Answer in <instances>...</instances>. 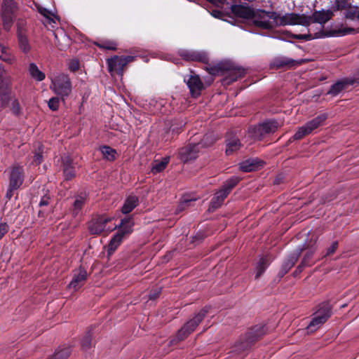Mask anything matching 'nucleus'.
<instances>
[{
  "label": "nucleus",
  "instance_id": "obj_1",
  "mask_svg": "<svg viewBox=\"0 0 359 359\" xmlns=\"http://www.w3.org/2000/svg\"><path fill=\"white\" fill-rule=\"evenodd\" d=\"M252 20L256 27L269 29L276 26L294 25L308 26L311 21V18L295 13H286L280 16L275 12L257 10L255 11Z\"/></svg>",
  "mask_w": 359,
  "mask_h": 359
},
{
  "label": "nucleus",
  "instance_id": "obj_2",
  "mask_svg": "<svg viewBox=\"0 0 359 359\" xmlns=\"http://www.w3.org/2000/svg\"><path fill=\"white\" fill-rule=\"evenodd\" d=\"M10 85V76L4 68L0 65V107L5 108L8 105L9 101H11V109L14 114L18 115L20 113V104L17 99L11 97Z\"/></svg>",
  "mask_w": 359,
  "mask_h": 359
},
{
  "label": "nucleus",
  "instance_id": "obj_3",
  "mask_svg": "<svg viewBox=\"0 0 359 359\" xmlns=\"http://www.w3.org/2000/svg\"><path fill=\"white\" fill-rule=\"evenodd\" d=\"M50 89L62 99L69 95L72 92V83L67 74L60 73L51 79Z\"/></svg>",
  "mask_w": 359,
  "mask_h": 359
},
{
  "label": "nucleus",
  "instance_id": "obj_4",
  "mask_svg": "<svg viewBox=\"0 0 359 359\" xmlns=\"http://www.w3.org/2000/svg\"><path fill=\"white\" fill-rule=\"evenodd\" d=\"M210 135H206L204 136L201 142L197 144H190L183 148H182L179 152L180 159L184 162L196 159L200 152V149L205 146L208 147L211 145L214 140H211L210 142H206L209 139Z\"/></svg>",
  "mask_w": 359,
  "mask_h": 359
},
{
  "label": "nucleus",
  "instance_id": "obj_5",
  "mask_svg": "<svg viewBox=\"0 0 359 359\" xmlns=\"http://www.w3.org/2000/svg\"><path fill=\"white\" fill-rule=\"evenodd\" d=\"M280 126V124L276 120L269 119L250 128L249 133L255 140H261L266 135L275 133Z\"/></svg>",
  "mask_w": 359,
  "mask_h": 359
},
{
  "label": "nucleus",
  "instance_id": "obj_6",
  "mask_svg": "<svg viewBox=\"0 0 359 359\" xmlns=\"http://www.w3.org/2000/svg\"><path fill=\"white\" fill-rule=\"evenodd\" d=\"M238 178L233 177L226 180L222 189L217 191L210 201V208L216 209L221 206L224 200L238 182Z\"/></svg>",
  "mask_w": 359,
  "mask_h": 359
},
{
  "label": "nucleus",
  "instance_id": "obj_7",
  "mask_svg": "<svg viewBox=\"0 0 359 359\" xmlns=\"http://www.w3.org/2000/svg\"><path fill=\"white\" fill-rule=\"evenodd\" d=\"M111 217L104 215H99L92 219L88 225V229L91 234L98 235L102 232H110L116 229L117 225L107 226V224L111 222Z\"/></svg>",
  "mask_w": 359,
  "mask_h": 359
},
{
  "label": "nucleus",
  "instance_id": "obj_8",
  "mask_svg": "<svg viewBox=\"0 0 359 359\" xmlns=\"http://www.w3.org/2000/svg\"><path fill=\"white\" fill-rule=\"evenodd\" d=\"M208 313V309L205 307L201 309L198 313H197L195 316L189 320L177 333L176 338L178 341H181L187 337L191 332H193L195 328L198 325V324L202 321V320L205 316Z\"/></svg>",
  "mask_w": 359,
  "mask_h": 359
},
{
  "label": "nucleus",
  "instance_id": "obj_9",
  "mask_svg": "<svg viewBox=\"0 0 359 359\" xmlns=\"http://www.w3.org/2000/svg\"><path fill=\"white\" fill-rule=\"evenodd\" d=\"M17 6L13 0H4L1 6V18L4 27L8 30L15 17Z\"/></svg>",
  "mask_w": 359,
  "mask_h": 359
},
{
  "label": "nucleus",
  "instance_id": "obj_10",
  "mask_svg": "<svg viewBox=\"0 0 359 359\" xmlns=\"http://www.w3.org/2000/svg\"><path fill=\"white\" fill-rule=\"evenodd\" d=\"M135 56H125L118 57L114 55L107 60V65L109 71L111 74L114 72H117L118 74L122 75L124 67L128 64L135 60Z\"/></svg>",
  "mask_w": 359,
  "mask_h": 359
},
{
  "label": "nucleus",
  "instance_id": "obj_11",
  "mask_svg": "<svg viewBox=\"0 0 359 359\" xmlns=\"http://www.w3.org/2000/svg\"><path fill=\"white\" fill-rule=\"evenodd\" d=\"M23 168L20 165H15L12 168L10 177H9V187L6 194L8 198L12 196V191L18 189L23 182Z\"/></svg>",
  "mask_w": 359,
  "mask_h": 359
},
{
  "label": "nucleus",
  "instance_id": "obj_12",
  "mask_svg": "<svg viewBox=\"0 0 359 359\" xmlns=\"http://www.w3.org/2000/svg\"><path fill=\"white\" fill-rule=\"evenodd\" d=\"M332 316V306L325 301L316 306V327L325 323Z\"/></svg>",
  "mask_w": 359,
  "mask_h": 359
},
{
  "label": "nucleus",
  "instance_id": "obj_13",
  "mask_svg": "<svg viewBox=\"0 0 359 359\" xmlns=\"http://www.w3.org/2000/svg\"><path fill=\"white\" fill-rule=\"evenodd\" d=\"M87 276L88 273L84 268L80 267L79 269L75 270L72 279L68 285V287L73 291L78 290L83 285Z\"/></svg>",
  "mask_w": 359,
  "mask_h": 359
},
{
  "label": "nucleus",
  "instance_id": "obj_14",
  "mask_svg": "<svg viewBox=\"0 0 359 359\" xmlns=\"http://www.w3.org/2000/svg\"><path fill=\"white\" fill-rule=\"evenodd\" d=\"M184 81L190 90L191 95L195 97L201 94L204 88L203 83L198 75L191 74L188 78H184Z\"/></svg>",
  "mask_w": 359,
  "mask_h": 359
},
{
  "label": "nucleus",
  "instance_id": "obj_15",
  "mask_svg": "<svg viewBox=\"0 0 359 359\" xmlns=\"http://www.w3.org/2000/svg\"><path fill=\"white\" fill-rule=\"evenodd\" d=\"M224 72H226V75L224 79L226 84H229L231 82L236 81L238 79L243 76L245 74L243 69L225 62Z\"/></svg>",
  "mask_w": 359,
  "mask_h": 359
},
{
  "label": "nucleus",
  "instance_id": "obj_16",
  "mask_svg": "<svg viewBox=\"0 0 359 359\" xmlns=\"http://www.w3.org/2000/svg\"><path fill=\"white\" fill-rule=\"evenodd\" d=\"M306 248L304 247L303 248L301 249H297L287 256V257L285 259L280 271L278 272V275L280 276V277H283L285 273H287L290 271V269L297 262L300 255L301 251Z\"/></svg>",
  "mask_w": 359,
  "mask_h": 359
},
{
  "label": "nucleus",
  "instance_id": "obj_17",
  "mask_svg": "<svg viewBox=\"0 0 359 359\" xmlns=\"http://www.w3.org/2000/svg\"><path fill=\"white\" fill-rule=\"evenodd\" d=\"M180 55L187 61H198L203 63H207L208 61V55L204 52L183 50L180 52Z\"/></svg>",
  "mask_w": 359,
  "mask_h": 359
},
{
  "label": "nucleus",
  "instance_id": "obj_18",
  "mask_svg": "<svg viewBox=\"0 0 359 359\" xmlns=\"http://www.w3.org/2000/svg\"><path fill=\"white\" fill-rule=\"evenodd\" d=\"M231 10L236 16L246 20H252L255 12L250 7L243 5H231Z\"/></svg>",
  "mask_w": 359,
  "mask_h": 359
},
{
  "label": "nucleus",
  "instance_id": "obj_19",
  "mask_svg": "<svg viewBox=\"0 0 359 359\" xmlns=\"http://www.w3.org/2000/svg\"><path fill=\"white\" fill-rule=\"evenodd\" d=\"M314 130V121L311 120L305 125L299 128L294 135L289 140L290 142L293 140H301L306 135L310 134Z\"/></svg>",
  "mask_w": 359,
  "mask_h": 359
},
{
  "label": "nucleus",
  "instance_id": "obj_20",
  "mask_svg": "<svg viewBox=\"0 0 359 359\" xmlns=\"http://www.w3.org/2000/svg\"><path fill=\"white\" fill-rule=\"evenodd\" d=\"M299 64V62L286 57H280L276 58L271 63V67L275 69L291 68Z\"/></svg>",
  "mask_w": 359,
  "mask_h": 359
},
{
  "label": "nucleus",
  "instance_id": "obj_21",
  "mask_svg": "<svg viewBox=\"0 0 359 359\" xmlns=\"http://www.w3.org/2000/svg\"><path fill=\"white\" fill-rule=\"evenodd\" d=\"M263 165V161L259 158H249L240 163V169L243 172L254 171Z\"/></svg>",
  "mask_w": 359,
  "mask_h": 359
},
{
  "label": "nucleus",
  "instance_id": "obj_22",
  "mask_svg": "<svg viewBox=\"0 0 359 359\" xmlns=\"http://www.w3.org/2000/svg\"><path fill=\"white\" fill-rule=\"evenodd\" d=\"M63 165V172L66 180H69L75 176L74 168L72 166V160L69 156L61 157Z\"/></svg>",
  "mask_w": 359,
  "mask_h": 359
},
{
  "label": "nucleus",
  "instance_id": "obj_23",
  "mask_svg": "<svg viewBox=\"0 0 359 359\" xmlns=\"http://www.w3.org/2000/svg\"><path fill=\"white\" fill-rule=\"evenodd\" d=\"M139 203L138 197L135 195H130L126 198L122 206L121 212L123 214L130 213Z\"/></svg>",
  "mask_w": 359,
  "mask_h": 359
},
{
  "label": "nucleus",
  "instance_id": "obj_24",
  "mask_svg": "<svg viewBox=\"0 0 359 359\" xmlns=\"http://www.w3.org/2000/svg\"><path fill=\"white\" fill-rule=\"evenodd\" d=\"M226 155L231 154L233 151L238 150L241 148V142L238 137L236 136H231L229 135L226 140Z\"/></svg>",
  "mask_w": 359,
  "mask_h": 359
},
{
  "label": "nucleus",
  "instance_id": "obj_25",
  "mask_svg": "<svg viewBox=\"0 0 359 359\" xmlns=\"http://www.w3.org/2000/svg\"><path fill=\"white\" fill-rule=\"evenodd\" d=\"M133 223L130 218H126L122 219L120 226H117L118 228V233L125 237L128 236L133 231Z\"/></svg>",
  "mask_w": 359,
  "mask_h": 359
},
{
  "label": "nucleus",
  "instance_id": "obj_26",
  "mask_svg": "<svg viewBox=\"0 0 359 359\" xmlns=\"http://www.w3.org/2000/svg\"><path fill=\"white\" fill-rule=\"evenodd\" d=\"M18 37L20 50L25 53H29L31 50V46L29 45L27 37L21 29H18Z\"/></svg>",
  "mask_w": 359,
  "mask_h": 359
},
{
  "label": "nucleus",
  "instance_id": "obj_27",
  "mask_svg": "<svg viewBox=\"0 0 359 359\" xmlns=\"http://www.w3.org/2000/svg\"><path fill=\"white\" fill-rule=\"evenodd\" d=\"M332 15L333 11L330 9L316 11V23L325 24L332 18Z\"/></svg>",
  "mask_w": 359,
  "mask_h": 359
},
{
  "label": "nucleus",
  "instance_id": "obj_28",
  "mask_svg": "<svg viewBox=\"0 0 359 359\" xmlns=\"http://www.w3.org/2000/svg\"><path fill=\"white\" fill-rule=\"evenodd\" d=\"M170 161V157L166 156L163 158L161 161L156 160L153 163L151 171L153 174L158 173L163 171L168 165Z\"/></svg>",
  "mask_w": 359,
  "mask_h": 359
},
{
  "label": "nucleus",
  "instance_id": "obj_29",
  "mask_svg": "<svg viewBox=\"0 0 359 359\" xmlns=\"http://www.w3.org/2000/svg\"><path fill=\"white\" fill-rule=\"evenodd\" d=\"M86 194H81L75 197V200L73 203V215H76L83 208V205L86 201Z\"/></svg>",
  "mask_w": 359,
  "mask_h": 359
},
{
  "label": "nucleus",
  "instance_id": "obj_30",
  "mask_svg": "<svg viewBox=\"0 0 359 359\" xmlns=\"http://www.w3.org/2000/svg\"><path fill=\"white\" fill-rule=\"evenodd\" d=\"M0 59L11 64L15 60V57L8 47L0 45Z\"/></svg>",
  "mask_w": 359,
  "mask_h": 359
},
{
  "label": "nucleus",
  "instance_id": "obj_31",
  "mask_svg": "<svg viewBox=\"0 0 359 359\" xmlns=\"http://www.w3.org/2000/svg\"><path fill=\"white\" fill-rule=\"evenodd\" d=\"M269 266L268 259L266 257H262L255 267V278H259L265 271Z\"/></svg>",
  "mask_w": 359,
  "mask_h": 359
},
{
  "label": "nucleus",
  "instance_id": "obj_32",
  "mask_svg": "<svg viewBox=\"0 0 359 359\" xmlns=\"http://www.w3.org/2000/svg\"><path fill=\"white\" fill-rule=\"evenodd\" d=\"M123 238L124 237L118 233L111 238L108 245V252L109 254L113 253L117 249Z\"/></svg>",
  "mask_w": 359,
  "mask_h": 359
},
{
  "label": "nucleus",
  "instance_id": "obj_33",
  "mask_svg": "<svg viewBox=\"0 0 359 359\" xmlns=\"http://www.w3.org/2000/svg\"><path fill=\"white\" fill-rule=\"evenodd\" d=\"M29 72L30 76L38 81H41L45 79L44 73L40 71L34 63L29 64Z\"/></svg>",
  "mask_w": 359,
  "mask_h": 359
},
{
  "label": "nucleus",
  "instance_id": "obj_34",
  "mask_svg": "<svg viewBox=\"0 0 359 359\" xmlns=\"http://www.w3.org/2000/svg\"><path fill=\"white\" fill-rule=\"evenodd\" d=\"M351 84L347 80H342L338 81L331 86V88L328 91V93L336 95L340 93L342 90L345 89L346 86Z\"/></svg>",
  "mask_w": 359,
  "mask_h": 359
},
{
  "label": "nucleus",
  "instance_id": "obj_35",
  "mask_svg": "<svg viewBox=\"0 0 359 359\" xmlns=\"http://www.w3.org/2000/svg\"><path fill=\"white\" fill-rule=\"evenodd\" d=\"M103 158L108 161H113L116 158V151L109 146H103L100 148Z\"/></svg>",
  "mask_w": 359,
  "mask_h": 359
},
{
  "label": "nucleus",
  "instance_id": "obj_36",
  "mask_svg": "<svg viewBox=\"0 0 359 359\" xmlns=\"http://www.w3.org/2000/svg\"><path fill=\"white\" fill-rule=\"evenodd\" d=\"M266 331V329L264 326L261 325H257L252 327L249 332L250 337L253 339H257L259 337L264 335Z\"/></svg>",
  "mask_w": 359,
  "mask_h": 359
},
{
  "label": "nucleus",
  "instance_id": "obj_37",
  "mask_svg": "<svg viewBox=\"0 0 359 359\" xmlns=\"http://www.w3.org/2000/svg\"><path fill=\"white\" fill-rule=\"evenodd\" d=\"M71 351L68 347L57 349L50 359H67L70 355Z\"/></svg>",
  "mask_w": 359,
  "mask_h": 359
},
{
  "label": "nucleus",
  "instance_id": "obj_38",
  "mask_svg": "<svg viewBox=\"0 0 359 359\" xmlns=\"http://www.w3.org/2000/svg\"><path fill=\"white\" fill-rule=\"evenodd\" d=\"M92 335L90 332H86L83 337L81 342V348L84 351L91 347Z\"/></svg>",
  "mask_w": 359,
  "mask_h": 359
},
{
  "label": "nucleus",
  "instance_id": "obj_39",
  "mask_svg": "<svg viewBox=\"0 0 359 359\" xmlns=\"http://www.w3.org/2000/svg\"><path fill=\"white\" fill-rule=\"evenodd\" d=\"M225 69V62L219 63L217 65L214 67H209L207 68L208 72L211 75L219 74L220 73L224 72Z\"/></svg>",
  "mask_w": 359,
  "mask_h": 359
},
{
  "label": "nucleus",
  "instance_id": "obj_40",
  "mask_svg": "<svg viewBox=\"0 0 359 359\" xmlns=\"http://www.w3.org/2000/svg\"><path fill=\"white\" fill-rule=\"evenodd\" d=\"M96 45L101 48L107 50H116L117 43L113 41H104L100 43H96Z\"/></svg>",
  "mask_w": 359,
  "mask_h": 359
},
{
  "label": "nucleus",
  "instance_id": "obj_41",
  "mask_svg": "<svg viewBox=\"0 0 359 359\" xmlns=\"http://www.w3.org/2000/svg\"><path fill=\"white\" fill-rule=\"evenodd\" d=\"M349 6V3L346 0H335V4L332 6V11L347 9Z\"/></svg>",
  "mask_w": 359,
  "mask_h": 359
},
{
  "label": "nucleus",
  "instance_id": "obj_42",
  "mask_svg": "<svg viewBox=\"0 0 359 359\" xmlns=\"http://www.w3.org/2000/svg\"><path fill=\"white\" fill-rule=\"evenodd\" d=\"M39 13L46 18L47 23H48V24H51L52 22L55 23V20L51 18L53 14L50 11H48L46 8H39Z\"/></svg>",
  "mask_w": 359,
  "mask_h": 359
},
{
  "label": "nucleus",
  "instance_id": "obj_43",
  "mask_svg": "<svg viewBox=\"0 0 359 359\" xmlns=\"http://www.w3.org/2000/svg\"><path fill=\"white\" fill-rule=\"evenodd\" d=\"M313 255V250H311L309 252H307L306 255L304 256V259H303V260L302 262L301 265H299L297 267V269H299L302 266L309 265L310 264V259L312 258Z\"/></svg>",
  "mask_w": 359,
  "mask_h": 359
},
{
  "label": "nucleus",
  "instance_id": "obj_44",
  "mask_svg": "<svg viewBox=\"0 0 359 359\" xmlns=\"http://www.w3.org/2000/svg\"><path fill=\"white\" fill-rule=\"evenodd\" d=\"M48 107L53 110L56 111L59 107V98L57 97H52L49 100L48 102Z\"/></svg>",
  "mask_w": 359,
  "mask_h": 359
},
{
  "label": "nucleus",
  "instance_id": "obj_45",
  "mask_svg": "<svg viewBox=\"0 0 359 359\" xmlns=\"http://www.w3.org/2000/svg\"><path fill=\"white\" fill-rule=\"evenodd\" d=\"M42 147L43 146L41 144H39V152H36L35 154H34V162L36 163V165H39L42 162V161H43L42 154L40 152L41 147Z\"/></svg>",
  "mask_w": 359,
  "mask_h": 359
},
{
  "label": "nucleus",
  "instance_id": "obj_46",
  "mask_svg": "<svg viewBox=\"0 0 359 359\" xmlns=\"http://www.w3.org/2000/svg\"><path fill=\"white\" fill-rule=\"evenodd\" d=\"M195 199L194 198H184L183 199V201L180 203V204L178 206V209L180 210H182L183 209H184L187 206H189V204L194 201Z\"/></svg>",
  "mask_w": 359,
  "mask_h": 359
},
{
  "label": "nucleus",
  "instance_id": "obj_47",
  "mask_svg": "<svg viewBox=\"0 0 359 359\" xmlns=\"http://www.w3.org/2000/svg\"><path fill=\"white\" fill-rule=\"evenodd\" d=\"M335 32L339 35L344 36V35H346V34L353 33L354 32V29L353 28H351V27L344 28V29H339L338 30H337Z\"/></svg>",
  "mask_w": 359,
  "mask_h": 359
},
{
  "label": "nucleus",
  "instance_id": "obj_48",
  "mask_svg": "<svg viewBox=\"0 0 359 359\" xmlns=\"http://www.w3.org/2000/svg\"><path fill=\"white\" fill-rule=\"evenodd\" d=\"M50 196L48 194H45L41 198V201L39 202V206L43 207V206L48 205L50 203Z\"/></svg>",
  "mask_w": 359,
  "mask_h": 359
},
{
  "label": "nucleus",
  "instance_id": "obj_49",
  "mask_svg": "<svg viewBox=\"0 0 359 359\" xmlns=\"http://www.w3.org/2000/svg\"><path fill=\"white\" fill-rule=\"evenodd\" d=\"M208 1L216 6H219V5L224 4H230L231 3L235 1L236 0H208Z\"/></svg>",
  "mask_w": 359,
  "mask_h": 359
},
{
  "label": "nucleus",
  "instance_id": "obj_50",
  "mask_svg": "<svg viewBox=\"0 0 359 359\" xmlns=\"http://www.w3.org/2000/svg\"><path fill=\"white\" fill-rule=\"evenodd\" d=\"M59 32H60V34L62 35V38L64 40H69V39L67 38V36L65 35V34L64 33L63 31L60 30V31H58L56 33H53V35L55 36V43H57V45L60 47V39L58 38V34Z\"/></svg>",
  "mask_w": 359,
  "mask_h": 359
},
{
  "label": "nucleus",
  "instance_id": "obj_51",
  "mask_svg": "<svg viewBox=\"0 0 359 359\" xmlns=\"http://www.w3.org/2000/svg\"><path fill=\"white\" fill-rule=\"evenodd\" d=\"M337 245V242L332 243V245L327 249V252L326 254L325 255V257L332 255L336 250Z\"/></svg>",
  "mask_w": 359,
  "mask_h": 359
},
{
  "label": "nucleus",
  "instance_id": "obj_52",
  "mask_svg": "<svg viewBox=\"0 0 359 359\" xmlns=\"http://www.w3.org/2000/svg\"><path fill=\"white\" fill-rule=\"evenodd\" d=\"M79 68V62H78V60H72L69 63V69L72 71V72H75L76 70H78Z\"/></svg>",
  "mask_w": 359,
  "mask_h": 359
},
{
  "label": "nucleus",
  "instance_id": "obj_53",
  "mask_svg": "<svg viewBox=\"0 0 359 359\" xmlns=\"http://www.w3.org/2000/svg\"><path fill=\"white\" fill-rule=\"evenodd\" d=\"M8 230V227L6 223L0 224V239L5 235Z\"/></svg>",
  "mask_w": 359,
  "mask_h": 359
},
{
  "label": "nucleus",
  "instance_id": "obj_54",
  "mask_svg": "<svg viewBox=\"0 0 359 359\" xmlns=\"http://www.w3.org/2000/svg\"><path fill=\"white\" fill-rule=\"evenodd\" d=\"M160 292H161V289L157 288L156 290H155L154 292H151L149 294V299H151V300L156 299L158 297Z\"/></svg>",
  "mask_w": 359,
  "mask_h": 359
},
{
  "label": "nucleus",
  "instance_id": "obj_55",
  "mask_svg": "<svg viewBox=\"0 0 359 359\" xmlns=\"http://www.w3.org/2000/svg\"><path fill=\"white\" fill-rule=\"evenodd\" d=\"M327 118V116L325 114H322L316 118V128L323 121H324Z\"/></svg>",
  "mask_w": 359,
  "mask_h": 359
},
{
  "label": "nucleus",
  "instance_id": "obj_56",
  "mask_svg": "<svg viewBox=\"0 0 359 359\" xmlns=\"http://www.w3.org/2000/svg\"><path fill=\"white\" fill-rule=\"evenodd\" d=\"M310 35H306V34H295L294 35V38L295 39H304V40H307L309 39H310Z\"/></svg>",
  "mask_w": 359,
  "mask_h": 359
},
{
  "label": "nucleus",
  "instance_id": "obj_57",
  "mask_svg": "<svg viewBox=\"0 0 359 359\" xmlns=\"http://www.w3.org/2000/svg\"><path fill=\"white\" fill-rule=\"evenodd\" d=\"M212 15L215 18H219L221 15V12L219 11H213Z\"/></svg>",
  "mask_w": 359,
  "mask_h": 359
},
{
  "label": "nucleus",
  "instance_id": "obj_58",
  "mask_svg": "<svg viewBox=\"0 0 359 359\" xmlns=\"http://www.w3.org/2000/svg\"><path fill=\"white\" fill-rule=\"evenodd\" d=\"M315 36H316V39H317V38H322V37L326 36V34H325L322 32H316Z\"/></svg>",
  "mask_w": 359,
  "mask_h": 359
},
{
  "label": "nucleus",
  "instance_id": "obj_59",
  "mask_svg": "<svg viewBox=\"0 0 359 359\" xmlns=\"http://www.w3.org/2000/svg\"><path fill=\"white\" fill-rule=\"evenodd\" d=\"M313 325H314V318L311 320L309 327H311Z\"/></svg>",
  "mask_w": 359,
  "mask_h": 359
}]
</instances>
